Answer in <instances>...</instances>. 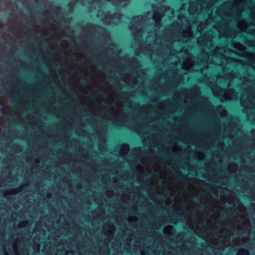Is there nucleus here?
Listing matches in <instances>:
<instances>
[{"instance_id":"nucleus-1","label":"nucleus","mask_w":255,"mask_h":255,"mask_svg":"<svg viewBox=\"0 0 255 255\" xmlns=\"http://www.w3.org/2000/svg\"><path fill=\"white\" fill-rule=\"evenodd\" d=\"M224 76L228 81L229 88L233 85L235 80H238L242 82L240 86L242 90L241 105L244 107L243 112L247 113L249 120L255 123V79L249 75L242 76L240 74L233 71L225 74Z\"/></svg>"},{"instance_id":"nucleus-2","label":"nucleus","mask_w":255,"mask_h":255,"mask_svg":"<svg viewBox=\"0 0 255 255\" xmlns=\"http://www.w3.org/2000/svg\"><path fill=\"white\" fill-rule=\"evenodd\" d=\"M212 91L213 95L218 97L221 102L229 100L237 101L238 99V95L234 89L229 88L225 90L219 87L212 88Z\"/></svg>"},{"instance_id":"nucleus-3","label":"nucleus","mask_w":255,"mask_h":255,"mask_svg":"<svg viewBox=\"0 0 255 255\" xmlns=\"http://www.w3.org/2000/svg\"><path fill=\"white\" fill-rule=\"evenodd\" d=\"M233 47L241 51L243 56L248 61L249 66L255 70V53L246 51L245 46L239 42H234Z\"/></svg>"},{"instance_id":"nucleus-4","label":"nucleus","mask_w":255,"mask_h":255,"mask_svg":"<svg viewBox=\"0 0 255 255\" xmlns=\"http://www.w3.org/2000/svg\"><path fill=\"white\" fill-rule=\"evenodd\" d=\"M170 11V14L168 15L169 17L173 16V10L169 6H164L159 8L155 11L153 14L152 19L154 21V25L156 27H159L161 18L165 15L167 12Z\"/></svg>"},{"instance_id":"nucleus-5","label":"nucleus","mask_w":255,"mask_h":255,"mask_svg":"<svg viewBox=\"0 0 255 255\" xmlns=\"http://www.w3.org/2000/svg\"><path fill=\"white\" fill-rule=\"evenodd\" d=\"M144 20V17L142 15L137 16L133 18V23L129 26V29L133 32L134 35H142L143 34L142 26Z\"/></svg>"},{"instance_id":"nucleus-6","label":"nucleus","mask_w":255,"mask_h":255,"mask_svg":"<svg viewBox=\"0 0 255 255\" xmlns=\"http://www.w3.org/2000/svg\"><path fill=\"white\" fill-rule=\"evenodd\" d=\"M222 49L217 47L215 50L213 52V55L211 60L210 63L214 65H219L223 66V60H225L227 62V64L229 62V60L227 59L223 54H218L219 51Z\"/></svg>"},{"instance_id":"nucleus-7","label":"nucleus","mask_w":255,"mask_h":255,"mask_svg":"<svg viewBox=\"0 0 255 255\" xmlns=\"http://www.w3.org/2000/svg\"><path fill=\"white\" fill-rule=\"evenodd\" d=\"M241 208V213L238 214V216H240L239 224L238 225L240 227H238V229H241L246 228L247 230L249 228V221L248 220V217L246 211L243 207L240 206Z\"/></svg>"},{"instance_id":"nucleus-8","label":"nucleus","mask_w":255,"mask_h":255,"mask_svg":"<svg viewBox=\"0 0 255 255\" xmlns=\"http://www.w3.org/2000/svg\"><path fill=\"white\" fill-rule=\"evenodd\" d=\"M218 31L220 36L226 38H234L237 35V31L235 28H229L226 26L223 30L218 29Z\"/></svg>"},{"instance_id":"nucleus-9","label":"nucleus","mask_w":255,"mask_h":255,"mask_svg":"<svg viewBox=\"0 0 255 255\" xmlns=\"http://www.w3.org/2000/svg\"><path fill=\"white\" fill-rule=\"evenodd\" d=\"M192 57L191 55H188L187 58L183 62V68L189 71L202 70L201 68L199 69H194V62Z\"/></svg>"},{"instance_id":"nucleus-10","label":"nucleus","mask_w":255,"mask_h":255,"mask_svg":"<svg viewBox=\"0 0 255 255\" xmlns=\"http://www.w3.org/2000/svg\"><path fill=\"white\" fill-rule=\"evenodd\" d=\"M192 34L191 26L189 25L187 27L183 30L181 36L177 40L182 42H186L188 39L192 36Z\"/></svg>"},{"instance_id":"nucleus-11","label":"nucleus","mask_w":255,"mask_h":255,"mask_svg":"<svg viewBox=\"0 0 255 255\" xmlns=\"http://www.w3.org/2000/svg\"><path fill=\"white\" fill-rule=\"evenodd\" d=\"M199 1H197L196 2L191 1L189 4V7L188 8V11L190 14L195 15L196 14L199 10V7L198 6V4L199 3Z\"/></svg>"},{"instance_id":"nucleus-12","label":"nucleus","mask_w":255,"mask_h":255,"mask_svg":"<svg viewBox=\"0 0 255 255\" xmlns=\"http://www.w3.org/2000/svg\"><path fill=\"white\" fill-rule=\"evenodd\" d=\"M237 26L238 28L241 31H244L247 29L248 25L246 19H243L238 21Z\"/></svg>"},{"instance_id":"nucleus-13","label":"nucleus","mask_w":255,"mask_h":255,"mask_svg":"<svg viewBox=\"0 0 255 255\" xmlns=\"http://www.w3.org/2000/svg\"><path fill=\"white\" fill-rule=\"evenodd\" d=\"M215 112L222 117H225L227 116V111L222 105H219L217 106V107L215 109Z\"/></svg>"},{"instance_id":"nucleus-14","label":"nucleus","mask_w":255,"mask_h":255,"mask_svg":"<svg viewBox=\"0 0 255 255\" xmlns=\"http://www.w3.org/2000/svg\"><path fill=\"white\" fill-rule=\"evenodd\" d=\"M129 150V147L128 144H123L120 148V155L121 156H124L126 155Z\"/></svg>"},{"instance_id":"nucleus-15","label":"nucleus","mask_w":255,"mask_h":255,"mask_svg":"<svg viewBox=\"0 0 255 255\" xmlns=\"http://www.w3.org/2000/svg\"><path fill=\"white\" fill-rule=\"evenodd\" d=\"M240 1L241 0H234V5L235 6V7L237 8V13L239 17L241 16L243 12L242 8L240 9L239 8H238Z\"/></svg>"},{"instance_id":"nucleus-16","label":"nucleus","mask_w":255,"mask_h":255,"mask_svg":"<svg viewBox=\"0 0 255 255\" xmlns=\"http://www.w3.org/2000/svg\"><path fill=\"white\" fill-rule=\"evenodd\" d=\"M237 255H249V252L248 251L245 249H240L237 252Z\"/></svg>"},{"instance_id":"nucleus-17","label":"nucleus","mask_w":255,"mask_h":255,"mask_svg":"<svg viewBox=\"0 0 255 255\" xmlns=\"http://www.w3.org/2000/svg\"><path fill=\"white\" fill-rule=\"evenodd\" d=\"M206 25V22L200 23L197 26V30L198 32L202 33L203 28Z\"/></svg>"},{"instance_id":"nucleus-18","label":"nucleus","mask_w":255,"mask_h":255,"mask_svg":"<svg viewBox=\"0 0 255 255\" xmlns=\"http://www.w3.org/2000/svg\"><path fill=\"white\" fill-rule=\"evenodd\" d=\"M172 227L170 226H167L164 227V233L167 234H170L172 232Z\"/></svg>"},{"instance_id":"nucleus-19","label":"nucleus","mask_w":255,"mask_h":255,"mask_svg":"<svg viewBox=\"0 0 255 255\" xmlns=\"http://www.w3.org/2000/svg\"><path fill=\"white\" fill-rule=\"evenodd\" d=\"M121 110V108L118 105L117 109L113 112L114 115L115 117H118L120 114Z\"/></svg>"},{"instance_id":"nucleus-20","label":"nucleus","mask_w":255,"mask_h":255,"mask_svg":"<svg viewBox=\"0 0 255 255\" xmlns=\"http://www.w3.org/2000/svg\"><path fill=\"white\" fill-rule=\"evenodd\" d=\"M122 17L123 15L120 14V13H116L113 15L112 19L114 20L115 18H117L120 20L122 18Z\"/></svg>"},{"instance_id":"nucleus-21","label":"nucleus","mask_w":255,"mask_h":255,"mask_svg":"<svg viewBox=\"0 0 255 255\" xmlns=\"http://www.w3.org/2000/svg\"><path fill=\"white\" fill-rule=\"evenodd\" d=\"M204 157V154L203 153H199L198 158L200 159H202Z\"/></svg>"},{"instance_id":"nucleus-22","label":"nucleus","mask_w":255,"mask_h":255,"mask_svg":"<svg viewBox=\"0 0 255 255\" xmlns=\"http://www.w3.org/2000/svg\"><path fill=\"white\" fill-rule=\"evenodd\" d=\"M25 223H24V222L20 223L19 225V227L22 228L24 226V225H23V224L25 225Z\"/></svg>"},{"instance_id":"nucleus-23","label":"nucleus","mask_w":255,"mask_h":255,"mask_svg":"<svg viewBox=\"0 0 255 255\" xmlns=\"http://www.w3.org/2000/svg\"><path fill=\"white\" fill-rule=\"evenodd\" d=\"M207 57L208 58V59H209L210 56H209L208 55H207ZM208 60H209V59H208ZM206 63H209L208 61L207 62H206Z\"/></svg>"},{"instance_id":"nucleus-24","label":"nucleus","mask_w":255,"mask_h":255,"mask_svg":"<svg viewBox=\"0 0 255 255\" xmlns=\"http://www.w3.org/2000/svg\"><path fill=\"white\" fill-rule=\"evenodd\" d=\"M239 61L240 62V63L243 64H244L241 60H239Z\"/></svg>"},{"instance_id":"nucleus-25","label":"nucleus","mask_w":255,"mask_h":255,"mask_svg":"<svg viewBox=\"0 0 255 255\" xmlns=\"http://www.w3.org/2000/svg\"><path fill=\"white\" fill-rule=\"evenodd\" d=\"M209 42H210V43H211V42H212V39H211V38H210Z\"/></svg>"},{"instance_id":"nucleus-26","label":"nucleus","mask_w":255,"mask_h":255,"mask_svg":"<svg viewBox=\"0 0 255 255\" xmlns=\"http://www.w3.org/2000/svg\"><path fill=\"white\" fill-rule=\"evenodd\" d=\"M11 193H15V192H14L13 190H11Z\"/></svg>"},{"instance_id":"nucleus-27","label":"nucleus","mask_w":255,"mask_h":255,"mask_svg":"<svg viewBox=\"0 0 255 255\" xmlns=\"http://www.w3.org/2000/svg\"><path fill=\"white\" fill-rule=\"evenodd\" d=\"M198 43H200V40L199 39L198 40Z\"/></svg>"}]
</instances>
